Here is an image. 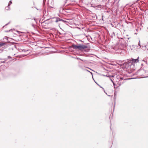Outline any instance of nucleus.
<instances>
[{
  "label": "nucleus",
  "mask_w": 148,
  "mask_h": 148,
  "mask_svg": "<svg viewBox=\"0 0 148 148\" xmlns=\"http://www.w3.org/2000/svg\"><path fill=\"white\" fill-rule=\"evenodd\" d=\"M101 88H103L102 87H101Z\"/></svg>",
  "instance_id": "obj_40"
},
{
  "label": "nucleus",
  "mask_w": 148,
  "mask_h": 148,
  "mask_svg": "<svg viewBox=\"0 0 148 148\" xmlns=\"http://www.w3.org/2000/svg\"><path fill=\"white\" fill-rule=\"evenodd\" d=\"M12 1H9V3H8V6H7V7H5V9H6V10H8V9H7V8H8V6H10V4H12Z\"/></svg>",
  "instance_id": "obj_10"
},
{
  "label": "nucleus",
  "mask_w": 148,
  "mask_h": 148,
  "mask_svg": "<svg viewBox=\"0 0 148 148\" xmlns=\"http://www.w3.org/2000/svg\"><path fill=\"white\" fill-rule=\"evenodd\" d=\"M137 34V33H135V34Z\"/></svg>",
  "instance_id": "obj_37"
},
{
  "label": "nucleus",
  "mask_w": 148,
  "mask_h": 148,
  "mask_svg": "<svg viewBox=\"0 0 148 148\" xmlns=\"http://www.w3.org/2000/svg\"><path fill=\"white\" fill-rule=\"evenodd\" d=\"M28 19H30V18H26V20H27Z\"/></svg>",
  "instance_id": "obj_31"
},
{
  "label": "nucleus",
  "mask_w": 148,
  "mask_h": 148,
  "mask_svg": "<svg viewBox=\"0 0 148 148\" xmlns=\"http://www.w3.org/2000/svg\"><path fill=\"white\" fill-rule=\"evenodd\" d=\"M98 86H99L100 87H101V86H100L99 85H98Z\"/></svg>",
  "instance_id": "obj_34"
},
{
  "label": "nucleus",
  "mask_w": 148,
  "mask_h": 148,
  "mask_svg": "<svg viewBox=\"0 0 148 148\" xmlns=\"http://www.w3.org/2000/svg\"><path fill=\"white\" fill-rule=\"evenodd\" d=\"M92 17L94 18H95V17H96V18H97V17L96 14H95V15H94V16H92Z\"/></svg>",
  "instance_id": "obj_14"
},
{
  "label": "nucleus",
  "mask_w": 148,
  "mask_h": 148,
  "mask_svg": "<svg viewBox=\"0 0 148 148\" xmlns=\"http://www.w3.org/2000/svg\"><path fill=\"white\" fill-rule=\"evenodd\" d=\"M8 37H6L3 38V39L4 40H5V39H6L7 41L0 42V47L3 46L4 45H7L8 44L10 43L11 42L10 41H8Z\"/></svg>",
  "instance_id": "obj_8"
},
{
  "label": "nucleus",
  "mask_w": 148,
  "mask_h": 148,
  "mask_svg": "<svg viewBox=\"0 0 148 148\" xmlns=\"http://www.w3.org/2000/svg\"><path fill=\"white\" fill-rule=\"evenodd\" d=\"M45 0H43V4L45 3Z\"/></svg>",
  "instance_id": "obj_21"
},
{
  "label": "nucleus",
  "mask_w": 148,
  "mask_h": 148,
  "mask_svg": "<svg viewBox=\"0 0 148 148\" xmlns=\"http://www.w3.org/2000/svg\"><path fill=\"white\" fill-rule=\"evenodd\" d=\"M0 62L1 63H5V61L4 60V61H1Z\"/></svg>",
  "instance_id": "obj_17"
},
{
  "label": "nucleus",
  "mask_w": 148,
  "mask_h": 148,
  "mask_svg": "<svg viewBox=\"0 0 148 148\" xmlns=\"http://www.w3.org/2000/svg\"><path fill=\"white\" fill-rule=\"evenodd\" d=\"M123 79V78L122 77H120V79Z\"/></svg>",
  "instance_id": "obj_28"
},
{
  "label": "nucleus",
  "mask_w": 148,
  "mask_h": 148,
  "mask_svg": "<svg viewBox=\"0 0 148 148\" xmlns=\"http://www.w3.org/2000/svg\"><path fill=\"white\" fill-rule=\"evenodd\" d=\"M139 1V0H137L136 2H132V4L130 6V7H132V6L133 5V4H134L135 3H137L138 1Z\"/></svg>",
  "instance_id": "obj_11"
},
{
  "label": "nucleus",
  "mask_w": 148,
  "mask_h": 148,
  "mask_svg": "<svg viewBox=\"0 0 148 148\" xmlns=\"http://www.w3.org/2000/svg\"><path fill=\"white\" fill-rule=\"evenodd\" d=\"M70 47L72 48L75 50H79L82 51L85 49L87 48V46L83 44H78L77 45H75L74 44H73Z\"/></svg>",
  "instance_id": "obj_2"
},
{
  "label": "nucleus",
  "mask_w": 148,
  "mask_h": 148,
  "mask_svg": "<svg viewBox=\"0 0 148 148\" xmlns=\"http://www.w3.org/2000/svg\"><path fill=\"white\" fill-rule=\"evenodd\" d=\"M93 79L94 80V81L98 85H99L98 84H97V83L94 80V79L93 78Z\"/></svg>",
  "instance_id": "obj_25"
},
{
  "label": "nucleus",
  "mask_w": 148,
  "mask_h": 148,
  "mask_svg": "<svg viewBox=\"0 0 148 148\" xmlns=\"http://www.w3.org/2000/svg\"><path fill=\"white\" fill-rule=\"evenodd\" d=\"M101 88H103L102 87H101Z\"/></svg>",
  "instance_id": "obj_38"
},
{
  "label": "nucleus",
  "mask_w": 148,
  "mask_h": 148,
  "mask_svg": "<svg viewBox=\"0 0 148 148\" xmlns=\"http://www.w3.org/2000/svg\"><path fill=\"white\" fill-rule=\"evenodd\" d=\"M86 71H88L90 72L91 73V74L92 75V73L90 72V71H89L88 70H86Z\"/></svg>",
  "instance_id": "obj_20"
},
{
  "label": "nucleus",
  "mask_w": 148,
  "mask_h": 148,
  "mask_svg": "<svg viewBox=\"0 0 148 148\" xmlns=\"http://www.w3.org/2000/svg\"><path fill=\"white\" fill-rule=\"evenodd\" d=\"M72 20V19H66L65 21V24H66L67 25H68L69 24H70V20Z\"/></svg>",
  "instance_id": "obj_9"
},
{
  "label": "nucleus",
  "mask_w": 148,
  "mask_h": 148,
  "mask_svg": "<svg viewBox=\"0 0 148 148\" xmlns=\"http://www.w3.org/2000/svg\"><path fill=\"white\" fill-rule=\"evenodd\" d=\"M116 93L115 92L114 93V99L115 101V100H116Z\"/></svg>",
  "instance_id": "obj_12"
},
{
  "label": "nucleus",
  "mask_w": 148,
  "mask_h": 148,
  "mask_svg": "<svg viewBox=\"0 0 148 148\" xmlns=\"http://www.w3.org/2000/svg\"><path fill=\"white\" fill-rule=\"evenodd\" d=\"M8 59H11L12 58L10 56H8Z\"/></svg>",
  "instance_id": "obj_15"
},
{
  "label": "nucleus",
  "mask_w": 148,
  "mask_h": 148,
  "mask_svg": "<svg viewBox=\"0 0 148 148\" xmlns=\"http://www.w3.org/2000/svg\"><path fill=\"white\" fill-rule=\"evenodd\" d=\"M7 9H8V10H9V9H10V7H9V6H8V8H7Z\"/></svg>",
  "instance_id": "obj_26"
},
{
  "label": "nucleus",
  "mask_w": 148,
  "mask_h": 148,
  "mask_svg": "<svg viewBox=\"0 0 148 148\" xmlns=\"http://www.w3.org/2000/svg\"><path fill=\"white\" fill-rule=\"evenodd\" d=\"M11 30H12V29H10V30H8V31H6V32H10V31Z\"/></svg>",
  "instance_id": "obj_18"
},
{
  "label": "nucleus",
  "mask_w": 148,
  "mask_h": 148,
  "mask_svg": "<svg viewBox=\"0 0 148 148\" xmlns=\"http://www.w3.org/2000/svg\"><path fill=\"white\" fill-rule=\"evenodd\" d=\"M104 2V1L103 0H92L91 6L94 8H103L105 6L103 4Z\"/></svg>",
  "instance_id": "obj_1"
},
{
  "label": "nucleus",
  "mask_w": 148,
  "mask_h": 148,
  "mask_svg": "<svg viewBox=\"0 0 148 148\" xmlns=\"http://www.w3.org/2000/svg\"><path fill=\"white\" fill-rule=\"evenodd\" d=\"M128 41L126 40L123 39L121 41V43L120 45V48L121 50H122L124 48L126 47L127 45Z\"/></svg>",
  "instance_id": "obj_7"
},
{
  "label": "nucleus",
  "mask_w": 148,
  "mask_h": 148,
  "mask_svg": "<svg viewBox=\"0 0 148 148\" xmlns=\"http://www.w3.org/2000/svg\"><path fill=\"white\" fill-rule=\"evenodd\" d=\"M108 77H113V76H110V75H109V76H108Z\"/></svg>",
  "instance_id": "obj_27"
},
{
  "label": "nucleus",
  "mask_w": 148,
  "mask_h": 148,
  "mask_svg": "<svg viewBox=\"0 0 148 148\" xmlns=\"http://www.w3.org/2000/svg\"><path fill=\"white\" fill-rule=\"evenodd\" d=\"M34 25L33 24H32V25L33 26H34Z\"/></svg>",
  "instance_id": "obj_33"
},
{
  "label": "nucleus",
  "mask_w": 148,
  "mask_h": 148,
  "mask_svg": "<svg viewBox=\"0 0 148 148\" xmlns=\"http://www.w3.org/2000/svg\"><path fill=\"white\" fill-rule=\"evenodd\" d=\"M146 77H148V76Z\"/></svg>",
  "instance_id": "obj_41"
},
{
  "label": "nucleus",
  "mask_w": 148,
  "mask_h": 148,
  "mask_svg": "<svg viewBox=\"0 0 148 148\" xmlns=\"http://www.w3.org/2000/svg\"><path fill=\"white\" fill-rule=\"evenodd\" d=\"M3 51V49H0V53H1V52H2Z\"/></svg>",
  "instance_id": "obj_19"
},
{
  "label": "nucleus",
  "mask_w": 148,
  "mask_h": 148,
  "mask_svg": "<svg viewBox=\"0 0 148 148\" xmlns=\"http://www.w3.org/2000/svg\"><path fill=\"white\" fill-rule=\"evenodd\" d=\"M121 65L127 69L130 68L132 66L129 60H128L127 61L125 62L124 63L122 64Z\"/></svg>",
  "instance_id": "obj_6"
},
{
  "label": "nucleus",
  "mask_w": 148,
  "mask_h": 148,
  "mask_svg": "<svg viewBox=\"0 0 148 148\" xmlns=\"http://www.w3.org/2000/svg\"><path fill=\"white\" fill-rule=\"evenodd\" d=\"M3 60H4L5 61V62L7 61V59L6 58H3Z\"/></svg>",
  "instance_id": "obj_16"
},
{
  "label": "nucleus",
  "mask_w": 148,
  "mask_h": 148,
  "mask_svg": "<svg viewBox=\"0 0 148 148\" xmlns=\"http://www.w3.org/2000/svg\"><path fill=\"white\" fill-rule=\"evenodd\" d=\"M139 57H138L136 59H134L133 58H131V59H129L130 62V63L131 64L132 66H134V65H133L132 64L136 63L138 62H139V61H141L144 62L147 64H148V63L146 61H145V60H139Z\"/></svg>",
  "instance_id": "obj_4"
},
{
  "label": "nucleus",
  "mask_w": 148,
  "mask_h": 148,
  "mask_svg": "<svg viewBox=\"0 0 148 148\" xmlns=\"http://www.w3.org/2000/svg\"><path fill=\"white\" fill-rule=\"evenodd\" d=\"M143 65V64H141V65Z\"/></svg>",
  "instance_id": "obj_36"
},
{
  "label": "nucleus",
  "mask_w": 148,
  "mask_h": 148,
  "mask_svg": "<svg viewBox=\"0 0 148 148\" xmlns=\"http://www.w3.org/2000/svg\"><path fill=\"white\" fill-rule=\"evenodd\" d=\"M3 58H0V60H3Z\"/></svg>",
  "instance_id": "obj_29"
},
{
  "label": "nucleus",
  "mask_w": 148,
  "mask_h": 148,
  "mask_svg": "<svg viewBox=\"0 0 148 148\" xmlns=\"http://www.w3.org/2000/svg\"><path fill=\"white\" fill-rule=\"evenodd\" d=\"M140 40L139 41V43L138 44V46H137L138 49L141 48L144 50H148V42L146 45H141L140 44Z\"/></svg>",
  "instance_id": "obj_5"
},
{
  "label": "nucleus",
  "mask_w": 148,
  "mask_h": 148,
  "mask_svg": "<svg viewBox=\"0 0 148 148\" xmlns=\"http://www.w3.org/2000/svg\"><path fill=\"white\" fill-rule=\"evenodd\" d=\"M30 19H32V20L33 19V18H30Z\"/></svg>",
  "instance_id": "obj_35"
},
{
  "label": "nucleus",
  "mask_w": 148,
  "mask_h": 148,
  "mask_svg": "<svg viewBox=\"0 0 148 148\" xmlns=\"http://www.w3.org/2000/svg\"><path fill=\"white\" fill-rule=\"evenodd\" d=\"M101 88H103L102 87H101Z\"/></svg>",
  "instance_id": "obj_39"
},
{
  "label": "nucleus",
  "mask_w": 148,
  "mask_h": 148,
  "mask_svg": "<svg viewBox=\"0 0 148 148\" xmlns=\"http://www.w3.org/2000/svg\"><path fill=\"white\" fill-rule=\"evenodd\" d=\"M10 22H9V23H8L6 24L5 25H8V24H9L10 23Z\"/></svg>",
  "instance_id": "obj_22"
},
{
  "label": "nucleus",
  "mask_w": 148,
  "mask_h": 148,
  "mask_svg": "<svg viewBox=\"0 0 148 148\" xmlns=\"http://www.w3.org/2000/svg\"><path fill=\"white\" fill-rule=\"evenodd\" d=\"M93 79L94 80V81L98 85H99L98 84H97V83L94 80V79L93 78Z\"/></svg>",
  "instance_id": "obj_24"
},
{
  "label": "nucleus",
  "mask_w": 148,
  "mask_h": 148,
  "mask_svg": "<svg viewBox=\"0 0 148 148\" xmlns=\"http://www.w3.org/2000/svg\"><path fill=\"white\" fill-rule=\"evenodd\" d=\"M77 59L79 60H80L83 61V60L80 58H77Z\"/></svg>",
  "instance_id": "obj_23"
},
{
  "label": "nucleus",
  "mask_w": 148,
  "mask_h": 148,
  "mask_svg": "<svg viewBox=\"0 0 148 148\" xmlns=\"http://www.w3.org/2000/svg\"><path fill=\"white\" fill-rule=\"evenodd\" d=\"M110 80H111V81L113 83V85H114V88H115V85L114 84V83L113 82V80L111 79H110Z\"/></svg>",
  "instance_id": "obj_13"
},
{
  "label": "nucleus",
  "mask_w": 148,
  "mask_h": 148,
  "mask_svg": "<svg viewBox=\"0 0 148 148\" xmlns=\"http://www.w3.org/2000/svg\"><path fill=\"white\" fill-rule=\"evenodd\" d=\"M85 51H86V52H87L88 51H86V50H84Z\"/></svg>",
  "instance_id": "obj_32"
},
{
  "label": "nucleus",
  "mask_w": 148,
  "mask_h": 148,
  "mask_svg": "<svg viewBox=\"0 0 148 148\" xmlns=\"http://www.w3.org/2000/svg\"><path fill=\"white\" fill-rule=\"evenodd\" d=\"M72 2H75V1H72Z\"/></svg>",
  "instance_id": "obj_30"
},
{
  "label": "nucleus",
  "mask_w": 148,
  "mask_h": 148,
  "mask_svg": "<svg viewBox=\"0 0 148 148\" xmlns=\"http://www.w3.org/2000/svg\"><path fill=\"white\" fill-rule=\"evenodd\" d=\"M147 29H148V27H147Z\"/></svg>",
  "instance_id": "obj_42"
},
{
  "label": "nucleus",
  "mask_w": 148,
  "mask_h": 148,
  "mask_svg": "<svg viewBox=\"0 0 148 148\" xmlns=\"http://www.w3.org/2000/svg\"><path fill=\"white\" fill-rule=\"evenodd\" d=\"M53 20V21L50 18L48 19L45 21V22H47L48 20H50L49 23H51L52 22H55L56 23H58V24L65 23L66 19L64 18L62 19L58 17H56L52 18Z\"/></svg>",
  "instance_id": "obj_3"
}]
</instances>
